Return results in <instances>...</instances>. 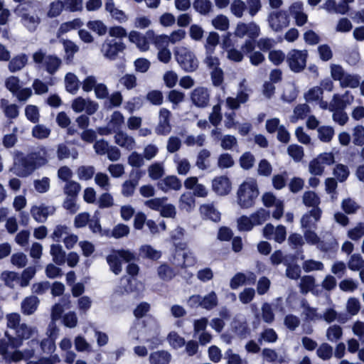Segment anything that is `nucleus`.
I'll return each instance as SVG.
<instances>
[{
    "label": "nucleus",
    "instance_id": "1",
    "mask_svg": "<svg viewBox=\"0 0 364 364\" xmlns=\"http://www.w3.org/2000/svg\"><path fill=\"white\" fill-rule=\"evenodd\" d=\"M174 55L176 61L186 72H193L198 66V61L193 53L188 48L185 46H177L174 49Z\"/></svg>",
    "mask_w": 364,
    "mask_h": 364
},
{
    "label": "nucleus",
    "instance_id": "2",
    "mask_svg": "<svg viewBox=\"0 0 364 364\" xmlns=\"http://www.w3.org/2000/svg\"><path fill=\"white\" fill-rule=\"evenodd\" d=\"M331 74L333 80H338L342 87L356 88L360 85V77L344 71L339 65L331 66Z\"/></svg>",
    "mask_w": 364,
    "mask_h": 364
},
{
    "label": "nucleus",
    "instance_id": "3",
    "mask_svg": "<svg viewBox=\"0 0 364 364\" xmlns=\"http://www.w3.org/2000/svg\"><path fill=\"white\" fill-rule=\"evenodd\" d=\"M308 58L306 50L292 49L286 57V61L291 71L300 73L306 68Z\"/></svg>",
    "mask_w": 364,
    "mask_h": 364
},
{
    "label": "nucleus",
    "instance_id": "4",
    "mask_svg": "<svg viewBox=\"0 0 364 364\" xmlns=\"http://www.w3.org/2000/svg\"><path fill=\"white\" fill-rule=\"evenodd\" d=\"M126 49L124 42L113 38H105L101 45L100 51L106 59L114 60L118 54Z\"/></svg>",
    "mask_w": 364,
    "mask_h": 364
},
{
    "label": "nucleus",
    "instance_id": "5",
    "mask_svg": "<svg viewBox=\"0 0 364 364\" xmlns=\"http://www.w3.org/2000/svg\"><path fill=\"white\" fill-rule=\"evenodd\" d=\"M134 258V254L129 250L113 251L107 258V261L111 270L118 274L122 271V264L120 259L129 262Z\"/></svg>",
    "mask_w": 364,
    "mask_h": 364
},
{
    "label": "nucleus",
    "instance_id": "6",
    "mask_svg": "<svg viewBox=\"0 0 364 364\" xmlns=\"http://www.w3.org/2000/svg\"><path fill=\"white\" fill-rule=\"evenodd\" d=\"M33 60L36 63H42L46 71L53 74L61 64V60L54 55H45L41 51L33 54Z\"/></svg>",
    "mask_w": 364,
    "mask_h": 364
},
{
    "label": "nucleus",
    "instance_id": "7",
    "mask_svg": "<svg viewBox=\"0 0 364 364\" xmlns=\"http://www.w3.org/2000/svg\"><path fill=\"white\" fill-rule=\"evenodd\" d=\"M37 333L35 327L29 326L26 323L21 324L16 329V337L9 338L11 345L15 348L19 346L23 340L32 338Z\"/></svg>",
    "mask_w": 364,
    "mask_h": 364
},
{
    "label": "nucleus",
    "instance_id": "8",
    "mask_svg": "<svg viewBox=\"0 0 364 364\" xmlns=\"http://www.w3.org/2000/svg\"><path fill=\"white\" fill-rule=\"evenodd\" d=\"M268 22L269 27L274 31H279L289 25V16L285 11H277L269 14Z\"/></svg>",
    "mask_w": 364,
    "mask_h": 364
},
{
    "label": "nucleus",
    "instance_id": "9",
    "mask_svg": "<svg viewBox=\"0 0 364 364\" xmlns=\"http://www.w3.org/2000/svg\"><path fill=\"white\" fill-rule=\"evenodd\" d=\"M154 33L151 31L146 32L144 35L136 31H131L128 34L129 42L136 45V48L141 52H146L149 49V42L148 38H151Z\"/></svg>",
    "mask_w": 364,
    "mask_h": 364
},
{
    "label": "nucleus",
    "instance_id": "10",
    "mask_svg": "<svg viewBox=\"0 0 364 364\" xmlns=\"http://www.w3.org/2000/svg\"><path fill=\"white\" fill-rule=\"evenodd\" d=\"M34 170H36V166L29 156L16 159L12 168L16 175L22 177L30 175Z\"/></svg>",
    "mask_w": 364,
    "mask_h": 364
},
{
    "label": "nucleus",
    "instance_id": "11",
    "mask_svg": "<svg viewBox=\"0 0 364 364\" xmlns=\"http://www.w3.org/2000/svg\"><path fill=\"white\" fill-rule=\"evenodd\" d=\"M197 263L194 253L190 250H177L173 257V264L186 268L193 267Z\"/></svg>",
    "mask_w": 364,
    "mask_h": 364
},
{
    "label": "nucleus",
    "instance_id": "12",
    "mask_svg": "<svg viewBox=\"0 0 364 364\" xmlns=\"http://www.w3.org/2000/svg\"><path fill=\"white\" fill-rule=\"evenodd\" d=\"M72 109L79 113L85 111L88 114H94L98 109V104L90 99L76 97L72 102Z\"/></svg>",
    "mask_w": 364,
    "mask_h": 364
},
{
    "label": "nucleus",
    "instance_id": "13",
    "mask_svg": "<svg viewBox=\"0 0 364 364\" xmlns=\"http://www.w3.org/2000/svg\"><path fill=\"white\" fill-rule=\"evenodd\" d=\"M321 215V208L311 209L306 212L301 218V228L304 230L316 229L317 223L320 220Z\"/></svg>",
    "mask_w": 364,
    "mask_h": 364
},
{
    "label": "nucleus",
    "instance_id": "14",
    "mask_svg": "<svg viewBox=\"0 0 364 364\" xmlns=\"http://www.w3.org/2000/svg\"><path fill=\"white\" fill-rule=\"evenodd\" d=\"M54 211L53 207L41 203L33 205L31 209V214L36 221L44 223L49 215L53 214Z\"/></svg>",
    "mask_w": 364,
    "mask_h": 364
},
{
    "label": "nucleus",
    "instance_id": "15",
    "mask_svg": "<svg viewBox=\"0 0 364 364\" xmlns=\"http://www.w3.org/2000/svg\"><path fill=\"white\" fill-rule=\"evenodd\" d=\"M353 100L354 97L350 91H346L342 95H335L329 104V110L344 109L353 102Z\"/></svg>",
    "mask_w": 364,
    "mask_h": 364
},
{
    "label": "nucleus",
    "instance_id": "16",
    "mask_svg": "<svg viewBox=\"0 0 364 364\" xmlns=\"http://www.w3.org/2000/svg\"><path fill=\"white\" fill-rule=\"evenodd\" d=\"M212 188L218 195L225 196L231 191L232 184L228 177L219 176L213 180Z\"/></svg>",
    "mask_w": 364,
    "mask_h": 364
},
{
    "label": "nucleus",
    "instance_id": "17",
    "mask_svg": "<svg viewBox=\"0 0 364 364\" xmlns=\"http://www.w3.org/2000/svg\"><path fill=\"white\" fill-rule=\"evenodd\" d=\"M316 247L322 252L332 254L337 251L338 245L331 234H326L322 240L320 239Z\"/></svg>",
    "mask_w": 364,
    "mask_h": 364
},
{
    "label": "nucleus",
    "instance_id": "18",
    "mask_svg": "<svg viewBox=\"0 0 364 364\" xmlns=\"http://www.w3.org/2000/svg\"><path fill=\"white\" fill-rule=\"evenodd\" d=\"M237 203L242 208H248L250 203V183H242L237 192Z\"/></svg>",
    "mask_w": 364,
    "mask_h": 364
},
{
    "label": "nucleus",
    "instance_id": "19",
    "mask_svg": "<svg viewBox=\"0 0 364 364\" xmlns=\"http://www.w3.org/2000/svg\"><path fill=\"white\" fill-rule=\"evenodd\" d=\"M157 186L158 188L164 193H167L170 191H177L182 187V184L179 178L173 175L164 178L158 183Z\"/></svg>",
    "mask_w": 364,
    "mask_h": 364
},
{
    "label": "nucleus",
    "instance_id": "20",
    "mask_svg": "<svg viewBox=\"0 0 364 364\" xmlns=\"http://www.w3.org/2000/svg\"><path fill=\"white\" fill-rule=\"evenodd\" d=\"M184 186L187 189L193 190L195 196L205 198L208 196V189L204 185L198 183L196 177L187 178L184 181Z\"/></svg>",
    "mask_w": 364,
    "mask_h": 364
},
{
    "label": "nucleus",
    "instance_id": "21",
    "mask_svg": "<svg viewBox=\"0 0 364 364\" xmlns=\"http://www.w3.org/2000/svg\"><path fill=\"white\" fill-rule=\"evenodd\" d=\"M191 100L198 107H205L209 102V93L204 87H197L191 93Z\"/></svg>",
    "mask_w": 364,
    "mask_h": 364
},
{
    "label": "nucleus",
    "instance_id": "22",
    "mask_svg": "<svg viewBox=\"0 0 364 364\" xmlns=\"http://www.w3.org/2000/svg\"><path fill=\"white\" fill-rule=\"evenodd\" d=\"M58 328H56L54 321H53L50 325L47 332V334L49 337V339L46 341H43L41 342L42 349L45 352H52L55 349V340L58 336Z\"/></svg>",
    "mask_w": 364,
    "mask_h": 364
},
{
    "label": "nucleus",
    "instance_id": "23",
    "mask_svg": "<svg viewBox=\"0 0 364 364\" xmlns=\"http://www.w3.org/2000/svg\"><path fill=\"white\" fill-rule=\"evenodd\" d=\"M171 112L166 109H161L159 112V122L156 132L159 134H166L171 131L169 117Z\"/></svg>",
    "mask_w": 364,
    "mask_h": 364
},
{
    "label": "nucleus",
    "instance_id": "24",
    "mask_svg": "<svg viewBox=\"0 0 364 364\" xmlns=\"http://www.w3.org/2000/svg\"><path fill=\"white\" fill-rule=\"evenodd\" d=\"M114 141L117 144L127 150H132L136 146L134 137L123 132H119L115 134Z\"/></svg>",
    "mask_w": 364,
    "mask_h": 364
},
{
    "label": "nucleus",
    "instance_id": "25",
    "mask_svg": "<svg viewBox=\"0 0 364 364\" xmlns=\"http://www.w3.org/2000/svg\"><path fill=\"white\" fill-rule=\"evenodd\" d=\"M36 166V169L44 166L48 161V154L46 148L41 147L28 155Z\"/></svg>",
    "mask_w": 364,
    "mask_h": 364
},
{
    "label": "nucleus",
    "instance_id": "26",
    "mask_svg": "<svg viewBox=\"0 0 364 364\" xmlns=\"http://www.w3.org/2000/svg\"><path fill=\"white\" fill-rule=\"evenodd\" d=\"M39 300L36 296H30L25 298L21 303V311L26 315L33 314L38 308Z\"/></svg>",
    "mask_w": 364,
    "mask_h": 364
},
{
    "label": "nucleus",
    "instance_id": "27",
    "mask_svg": "<svg viewBox=\"0 0 364 364\" xmlns=\"http://www.w3.org/2000/svg\"><path fill=\"white\" fill-rule=\"evenodd\" d=\"M50 253L53 257V261L56 264L62 265L65 262L66 252L60 245H51Z\"/></svg>",
    "mask_w": 364,
    "mask_h": 364
},
{
    "label": "nucleus",
    "instance_id": "28",
    "mask_svg": "<svg viewBox=\"0 0 364 364\" xmlns=\"http://www.w3.org/2000/svg\"><path fill=\"white\" fill-rule=\"evenodd\" d=\"M171 359V355L166 350L153 352L149 355L150 364H168Z\"/></svg>",
    "mask_w": 364,
    "mask_h": 364
},
{
    "label": "nucleus",
    "instance_id": "29",
    "mask_svg": "<svg viewBox=\"0 0 364 364\" xmlns=\"http://www.w3.org/2000/svg\"><path fill=\"white\" fill-rule=\"evenodd\" d=\"M302 201L305 206L311 207L312 209L320 208L321 199L314 191H305L302 196Z\"/></svg>",
    "mask_w": 364,
    "mask_h": 364
},
{
    "label": "nucleus",
    "instance_id": "30",
    "mask_svg": "<svg viewBox=\"0 0 364 364\" xmlns=\"http://www.w3.org/2000/svg\"><path fill=\"white\" fill-rule=\"evenodd\" d=\"M178 206L181 210L191 212L196 206V200L193 196L190 193H183L178 200Z\"/></svg>",
    "mask_w": 364,
    "mask_h": 364
},
{
    "label": "nucleus",
    "instance_id": "31",
    "mask_svg": "<svg viewBox=\"0 0 364 364\" xmlns=\"http://www.w3.org/2000/svg\"><path fill=\"white\" fill-rule=\"evenodd\" d=\"M28 63V56L26 54H20L14 57L9 63V70L15 73L23 69Z\"/></svg>",
    "mask_w": 364,
    "mask_h": 364
},
{
    "label": "nucleus",
    "instance_id": "32",
    "mask_svg": "<svg viewBox=\"0 0 364 364\" xmlns=\"http://www.w3.org/2000/svg\"><path fill=\"white\" fill-rule=\"evenodd\" d=\"M65 86L66 90L74 95L80 87V81L77 77L73 73H68L65 76Z\"/></svg>",
    "mask_w": 364,
    "mask_h": 364
},
{
    "label": "nucleus",
    "instance_id": "33",
    "mask_svg": "<svg viewBox=\"0 0 364 364\" xmlns=\"http://www.w3.org/2000/svg\"><path fill=\"white\" fill-rule=\"evenodd\" d=\"M301 306L303 309V314L305 316L306 320H320L321 314L317 313V309L311 307L306 299L301 301Z\"/></svg>",
    "mask_w": 364,
    "mask_h": 364
},
{
    "label": "nucleus",
    "instance_id": "34",
    "mask_svg": "<svg viewBox=\"0 0 364 364\" xmlns=\"http://www.w3.org/2000/svg\"><path fill=\"white\" fill-rule=\"evenodd\" d=\"M82 25L83 22L80 18H75L72 21L63 23L58 30V36H59L72 30L80 28Z\"/></svg>",
    "mask_w": 364,
    "mask_h": 364
},
{
    "label": "nucleus",
    "instance_id": "35",
    "mask_svg": "<svg viewBox=\"0 0 364 364\" xmlns=\"http://www.w3.org/2000/svg\"><path fill=\"white\" fill-rule=\"evenodd\" d=\"M87 27L100 36H105L108 30L106 24L102 21L98 19L89 21L87 23Z\"/></svg>",
    "mask_w": 364,
    "mask_h": 364
},
{
    "label": "nucleus",
    "instance_id": "36",
    "mask_svg": "<svg viewBox=\"0 0 364 364\" xmlns=\"http://www.w3.org/2000/svg\"><path fill=\"white\" fill-rule=\"evenodd\" d=\"M57 156L60 160H63L70 157H72L73 159H76L78 157V152L75 148L70 149L65 145L60 144L58 146Z\"/></svg>",
    "mask_w": 364,
    "mask_h": 364
},
{
    "label": "nucleus",
    "instance_id": "37",
    "mask_svg": "<svg viewBox=\"0 0 364 364\" xmlns=\"http://www.w3.org/2000/svg\"><path fill=\"white\" fill-rule=\"evenodd\" d=\"M219 34L216 32H210L206 38L205 43V48L206 53L213 54L215 51V47L219 43Z\"/></svg>",
    "mask_w": 364,
    "mask_h": 364
},
{
    "label": "nucleus",
    "instance_id": "38",
    "mask_svg": "<svg viewBox=\"0 0 364 364\" xmlns=\"http://www.w3.org/2000/svg\"><path fill=\"white\" fill-rule=\"evenodd\" d=\"M0 278L5 285L11 288H14L18 282H20L18 273L11 271H4Z\"/></svg>",
    "mask_w": 364,
    "mask_h": 364
},
{
    "label": "nucleus",
    "instance_id": "39",
    "mask_svg": "<svg viewBox=\"0 0 364 364\" xmlns=\"http://www.w3.org/2000/svg\"><path fill=\"white\" fill-rule=\"evenodd\" d=\"M148 175L152 180H158L164 174V167L162 163L156 162L148 167Z\"/></svg>",
    "mask_w": 364,
    "mask_h": 364
},
{
    "label": "nucleus",
    "instance_id": "40",
    "mask_svg": "<svg viewBox=\"0 0 364 364\" xmlns=\"http://www.w3.org/2000/svg\"><path fill=\"white\" fill-rule=\"evenodd\" d=\"M139 255L144 258L158 259L161 257V252L149 245H142L139 249Z\"/></svg>",
    "mask_w": 364,
    "mask_h": 364
},
{
    "label": "nucleus",
    "instance_id": "41",
    "mask_svg": "<svg viewBox=\"0 0 364 364\" xmlns=\"http://www.w3.org/2000/svg\"><path fill=\"white\" fill-rule=\"evenodd\" d=\"M310 112V107L306 104L298 105L294 109V115L291 118V122H296L299 119H304Z\"/></svg>",
    "mask_w": 364,
    "mask_h": 364
},
{
    "label": "nucleus",
    "instance_id": "42",
    "mask_svg": "<svg viewBox=\"0 0 364 364\" xmlns=\"http://www.w3.org/2000/svg\"><path fill=\"white\" fill-rule=\"evenodd\" d=\"M200 213L213 221L218 222L220 219V213L211 205H203L200 207Z\"/></svg>",
    "mask_w": 364,
    "mask_h": 364
},
{
    "label": "nucleus",
    "instance_id": "43",
    "mask_svg": "<svg viewBox=\"0 0 364 364\" xmlns=\"http://www.w3.org/2000/svg\"><path fill=\"white\" fill-rule=\"evenodd\" d=\"M22 23L29 31H33L40 23V18L36 15L23 14L21 18Z\"/></svg>",
    "mask_w": 364,
    "mask_h": 364
},
{
    "label": "nucleus",
    "instance_id": "44",
    "mask_svg": "<svg viewBox=\"0 0 364 364\" xmlns=\"http://www.w3.org/2000/svg\"><path fill=\"white\" fill-rule=\"evenodd\" d=\"M8 102L6 100H1L0 101V105L4 109V114L9 119H15L18 116V107L15 104L8 105Z\"/></svg>",
    "mask_w": 364,
    "mask_h": 364
},
{
    "label": "nucleus",
    "instance_id": "45",
    "mask_svg": "<svg viewBox=\"0 0 364 364\" xmlns=\"http://www.w3.org/2000/svg\"><path fill=\"white\" fill-rule=\"evenodd\" d=\"M343 336V329L339 325H332L326 330L327 339L333 343L337 342Z\"/></svg>",
    "mask_w": 364,
    "mask_h": 364
},
{
    "label": "nucleus",
    "instance_id": "46",
    "mask_svg": "<svg viewBox=\"0 0 364 364\" xmlns=\"http://www.w3.org/2000/svg\"><path fill=\"white\" fill-rule=\"evenodd\" d=\"M211 23L215 29L222 31H227L230 26L228 18L223 14L216 16L212 19Z\"/></svg>",
    "mask_w": 364,
    "mask_h": 364
},
{
    "label": "nucleus",
    "instance_id": "47",
    "mask_svg": "<svg viewBox=\"0 0 364 364\" xmlns=\"http://www.w3.org/2000/svg\"><path fill=\"white\" fill-rule=\"evenodd\" d=\"M288 243L291 249L303 252L302 246L304 245V240L301 235L299 233L290 234L288 237Z\"/></svg>",
    "mask_w": 364,
    "mask_h": 364
},
{
    "label": "nucleus",
    "instance_id": "48",
    "mask_svg": "<svg viewBox=\"0 0 364 364\" xmlns=\"http://www.w3.org/2000/svg\"><path fill=\"white\" fill-rule=\"evenodd\" d=\"M348 267L352 271H360L364 267V259L360 254H353L348 262Z\"/></svg>",
    "mask_w": 364,
    "mask_h": 364
},
{
    "label": "nucleus",
    "instance_id": "49",
    "mask_svg": "<svg viewBox=\"0 0 364 364\" xmlns=\"http://www.w3.org/2000/svg\"><path fill=\"white\" fill-rule=\"evenodd\" d=\"M334 133V129L331 126H322L318 128V139L323 142L331 141Z\"/></svg>",
    "mask_w": 364,
    "mask_h": 364
},
{
    "label": "nucleus",
    "instance_id": "50",
    "mask_svg": "<svg viewBox=\"0 0 364 364\" xmlns=\"http://www.w3.org/2000/svg\"><path fill=\"white\" fill-rule=\"evenodd\" d=\"M64 7V4L63 1L56 0L51 2L49 5L47 16L49 18H54L58 16L61 12L63 11Z\"/></svg>",
    "mask_w": 364,
    "mask_h": 364
},
{
    "label": "nucleus",
    "instance_id": "51",
    "mask_svg": "<svg viewBox=\"0 0 364 364\" xmlns=\"http://www.w3.org/2000/svg\"><path fill=\"white\" fill-rule=\"evenodd\" d=\"M80 190L81 186L79 183L74 181H69L64 187V193L66 196L77 198Z\"/></svg>",
    "mask_w": 364,
    "mask_h": 364
},
{
    "label": "nucleus",
    "instance_id": "52",
    "mask_svg": "<svg viewBox=\"0 0 364 364\" xmlns=\"http://www.w3.org/2000/svg\"><path fill=\"white\" fill-rule=\"evenodd\" d=\"M63 44L65 52V59L68 62H71L79 48L75 43L69 40H64Z\"/></svg>",
    "mask_w": 364,
    "mask_h": 364
},
{
    "label": "nucleus",
    "instance_id": "53",
    "mask_svg": "<svg viewBox=\"0 0 364 364\" xmlns=\"http://www.w3.org/2000/svg\"><path fill=\"white\" fill-rule=\"evenodd\" d=\"M36 273V269L34 267H28L26 268L22 274L20 279V285L22 287H26L29 284L30 281L35 276Z\"/></svg>",
    "mask_w": 364,
    "mask_h": 364
},
{
    "label": "nucleus",
    "instance_id": "54",
    "mask_svg": "<svg viewBox=\"0 0 364 364\" xmlns=\"http://www.w3.org/2000/svg\"><path fill=\"white\" fill-rule=\"evenodd\" d=\"M287 153L296 162H299L304 157L303 147L297 144L289 145Z\"/></svg>",
    "mask_w": 364,
    "mask_h": 364
},
{
    "label": "nucleus",
    "instance_id": "55",
    "mask_svg": "<svg viewBox=\"0 0 364 364\" xmlns=\"http://www.w3.org/2000/svg\"><path fill=\"white\" fill-rule=\"evenodd\" d=\"M269 218V212L261 208L256 213L252 214V227L255 225H261Z\"/></svg>",
    "mask_w": 364,
    "mask_h": 364
},
{
    "label": "nucleus",
    "instance_id": "56",
    "mask_svg": "<svg viewBox=\"0 0 364 364\" xmlns=\"http://www.w3.org/2000/svg\"><path fill=\"white\" fill-rule=\"evenodd\" d=\"M95 183L105 191L109 190L111 186L109 176L106 173L102 172L96 173L95 176Z\"/></svg>",
    "mask_w": 364,
    "mask_h": 364
},
{
    "label": "nucleus",
    "instance_id": "57",
    "mask_svg": "<svg viewBox=\"0 0 364 364\" xmlns=\"http://www.w3.org/2000/svg\"><path fill=\"white\" fill-rule=\"evenodd\" d=\"M124 123V117L122 113L118 111L114 112L110 117L109 121V127L111 129L115 130L119 129Z\"/></svg>",
    "mask_w": 364,
    "mask_h": 364
},
{
    "label": "nucleus",
    "instance_id": "58",
    "mask_svg": "<svg viewBox=\"0 0 364 364\" xmlns=\"http://www.w3.org/2000/svg\"><path fill=\"white\" fill-rule=\"evenodd\" d=\"M193 6L198 12L203 15L212 10V3L209 0H195Z\"/></svg>",
    "mask_w": 364,
    "mask_h": 364
},
{
    "label": "nucleus",
    "instance_id": "59",
    "mask_svg": "<svg viewBox=\"0 0 364 364\" xmlns=\"http://www.w3.org/2000/svg\"><path fill=\"white\" fill-rule=\"evenodd\" d=\"M218 304L217 295L214 291H211L205 296H202V307L205 309H212Z\"/></svg>",
    "mask_w": 364,
    "mask_h": 364
},
{
    "label": "nucleus",
    "instance_id": "60",
    "mask_svg": "<svg viewBox=\"0 0 364 364\" xmlns=\"http://www.w3.org/2000/svg\"><path fill=\"white\" fill-rule=\"evenodd\" d=\"M157 272L160 279L164 281L171 280L176 275L174 270L166 264L160 265Z\"/></svg>",
    "mask_w": 364,
    "mask_h": 364
},
{
    "label": "nucleus",
    "instance_id": "61",
    "mask_svg": "<svg viewBox=\"0 0 364 364\" xmlns=\"http://www.w3.org/2000/svg\"><path fill=\"white\" fill-rule=\"evenodd\" d=\"M316 354L322 360H329L333 355V348L328 343H323L317 348Z\"/></svg>",
    "mask_w": 364,
    "mask_h": 364
},
{
    "label": "nucleus",
    "instance_id": "62",
    "mask_svg": "<svg viewBox=\"0 0 364 364\" xmlns=\"http://www.w3.org/2000/svg\"><path fill=\"white\" fill-rule=\"evenodd\" d=\"M288 173L284 171L279 174H276L272 177V186L277 190H281L287 185Z\"/></svg>",
    "mask_w": 364,
    "mask_h": 364
},
{
    "label": "nucleus",
    "instance_id": "63",
    "mask_svg": "<svg viewBox=\"0 0 364 364\" xmlns=\"http://www.w3.org/2000/svg\"><path fill=\"white\" fill-rule=\"evenodd\" d=\"M129 232L130 228L128 225L119 223L113 228L111 234L113 237L119 239L127 237L129 234Z\"/></svg>",
    "mask_w": 364,
    "mask_h": 364
},
{
    "label": "nucleus",
    "instance_id": "64",
    "mask_svg": "<svg viewBox=\"0 0 364 364\" xmlns=\"http://www.w3.org/2000/svg\"><path fill=\"white\" fill-rule=\"evenodd\" d=\"M353 143L356 146L364 145V127L362 125H358L353 129Z\"/></svg>",
    "mask_w": 364,
    "mask_h": 364
}]
</instances>
